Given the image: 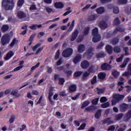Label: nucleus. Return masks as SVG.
<instances>
[{
    "label": "nucleus",
    "mask_w": 131,
    "mask_h": 131,
    "mask_svg": "<svg viewBox=\"0 0 131 131\" xmlns=\"http://www.w3.org/2000/svg\"><path fill=\"white\" fill-rule=\"evenodd\" d=\"M2 6L6 11L13 10L14 2L13 0H4L2 2Z\"/></svg>",
    "instance_id": "1"
},
{
    "label": "nucleus",
    "mask_w": 131,
    "mask_h": 131,
    "mask_svg": "<svg viewBox=\"0 0 131 131\" xmlns=\"http://www.w3.org/2000/svg\"><path fill=\"white\" fill-rule=\"evenodd\" d=\"M92 35L93 42H98L101 40V35L99 34L98 28H95L92 30Z\"/></svg>",
    "instance_id": "2"
},
{
    "label": "nucleus",
    "mask_w": 131,
    "mask_h": 131,
    "mask_svg": "<svg viewBox=\"0 0 131 131\" xmlns=\"http://www.w3.org/2000/svg\"><path fill=\"white\" fill-rule=\"evenodd\" d=\"M94 51H95V49H94L93 47L88 48L84 53V57H85L87 59H91L92 57H93L95 54Z\"/></svg>",
    "instance_id": "3"
},
{
    "label": "nucleus",
    "mask_w": 131,
    "mask_h": 131,
    "mask_svg": "<svg viewBox=\"0 0 131 131\" xmlns=\"http://www.w3.org/2000/svg\"><path fill=\"white\" fill-rule=\"evenodd\" d=\"M113 98L114 100L112 101V105H114L116 104V103H118L119 101H121L124 98V95L121 94H115L113 95Z\"/></svg>",
    "instance_id": "4"
},
{
    "label": "nucleus",
    "mask_w": 131,
    "mask_h": 131,
    "mask_svg": "<svg viewBox=\"0 0 131 131\" xmlns=\"http://www.w3.org/2000/svg\"><path fill=\"white\" fill-rule=\"evenodd\" d=\"M73 54V50L71 48H67L62 52V56L64 58H68Z\"/></svg>",
    "instance_id": "5"
},
{
    "label": "nucleus",
    "mask_w": 131,
    "mask_h": 131,
    "mask_svg": "<svg viewBox=\"0 0 131 131\" xmlns=\"http://www.w3.org/2000/svg\"><path fill=\"white\" fill-rule=\"evenodd\" d=\"M1 42L3 46L9 43V42H10V38H9V36L7 35H4L1 39Z\"/></svg>",
    "instance_id": "6"
},
{
    "label": "nucleus",
    "mask_w": 131,
    "mask_h": 131,
    "mask_svg": "<svg viewBox=\"0 0 131 131\" xmlns=\"http://www.w3.org/2000/svg\"><path fill=\"white\" fill-rule=\"evenodd\" d=\"M78 35V30H75L71 35L70 40L71 41H74Z\"/></svg>",
    "instance_id": "7"
},
{
    "label": "nucleus",
    "mask_w": 131,
    "mask_h": 131,
    "mask_svg": "<svg viewBox=\"0 0 131 131\" xmlns=\"http://www.w3.org/2000/svg\"><path fill=\"white\" fill-rule=\"evenodd\" d=\"M98 25L99 27L101 28V29H102V30L106 29V28H107L108 27V25H107V23H106V21L104 20L100 21L98 24Z\"/></svg>",
    "instance_id": "8"
},
{
    "label": "nucleus",
    "mask_w": 131,
    "mask_h": 131,
    "mask_svg": "<svg viewBox=\"0 0 131 131\" xmlns=\"http://www.w3.org/2000/svg\"><path fill=\"white\" fill-rule=\"evenodd\" d=\"M127 109H128V105L125 103H123L120 106V110L121 112H125Z\"/></svg>",
    "instance_id": "9"
},
{
    "label": "nucleus",
    "mask_w": 131,
    "mask_h": 131,
    "mask_svg": "<svg viewBox=\"0 0 131 131\" xmlns=\"http://www.w3.org/2000/svg\"><path fill=\"white\" fill-rule=\"evenodd\" d=\"M123 76H126V77H128L131 75V63L128 65L127 72H125L122 74Z\"/></svg>",
    "instance_id": "10"
},
{
    "label": "nucleus",
    "mask_w": 131,
    "mask_h": 131,
    "mask_svg": "<svg viewBox=\"0 0 131 131\" xmlns=\"http://www.w3.org/2000/svg\"><path fill=\"white\" fill-rule=\"evenodd\" d=\"M89 66H90V62L86 60H84L81 63V67L83 69H86V68H89Z\"/></svg>",
    "instance_id": "11"
},
{
    "label": "nucleus",
    "mask_w": 131,
    "mask_h": 131,
    "mask_svg": "<svg viewBox=\"0 0 131 131\" xmlns=\"http://www.w3.org/2000/svg\"><path fill=\"white\" fill-rule=\"evenodd\" d=\"M131 118V110L128 111L124 117L123 121H128Z\"/></svg>",
    "instance_id": "12"
},
{
    "label": "nucleus",
    "mask_w": 131,
    "mask_h": 131,
    "mask_svg": "<svg viewBox=\"0 0 131 131\" xmlns=\"http://www.w3.org/2000/svg\"><path fill=\"white\" fill-rule=\"evenodd\" d=\"M97 18V14L94 13H91V15L88 17V21H95Z\"/></svg>",
    "instance_id": "13"
},
{
    "label": "nucleus",
    "mask_w": 131,
    "mask_h": 131,
    "mask_svg": "<svg viewBox=\"0 0 131 131\" xmlns=\"http://www.w3.org/2000/svg\"><path fill=\"white\" fill-rule=\"evenodd\" d=\"M78 53H83L85 51V46L83 44H81L77 48Z\"/></svg>",
    "instance_id": "14"
},
{
    "label": "nucleus",
    "mask_w": 131,
    "mask_h": 131,
    "mask_svg": "<svg viewBox=\"0 0 131 131\" xmlns=\"http://www.w3.org/2000/svg\"><path fill=\"white\" fill-rule=\"evenodd\" d=\"M81 59V55L78 54L74 57L73 62L74 63V64H77L79 62H80Z\"/></svg>",
    "instance_id": "15"
},
{
    "label": "nucleus",
    "mask_w": 131,
    "mask_h": 131,
    "mask_svg": "<svg viewBox=\"0 0 131 131\" xmlns=\"http://www.w3.org/2000/svg\"><path fill=\"white\" fill-rule=\"evenodd\" d=\"M96 11L97 14H103V13H105V8L100 7L96 9Z\"/></svg>",
    "instance_id": "16"
},
{
    "label": "nucleus",
    "mask_w": 131,
    "mask_h": 131,
    "mask_svg": "<svg viewBox=\"0 0 131 131\" xmlns=\"http://www.w3.org/2000/svg\"><path fill=\"white\" fill-rule=\"evenodd\" d=\"M91 73L89 71H86L83 73L82 75V80H86L88 79V77L90 76Z\"/></svg>",
    "instance_id": "17"
},
{
    "label": "nucleus",
    "mask_w": 131,
    "mask_h": 131,
    "mask_svg": "<svg viewBox=\"0 0 131 131\" xmlns=\"http://www.w3.org/2000/svg\"><path fill=\"white\" fill-rule=\"evenodd\" d=\"M41 27H42V25H37L35 24V25H32L31 26L29 27V28H30V29H32V30H36L37 28H40Z\"/></svg>",
    "instance_id": "18"
},
{
    "label": "nucleus",
    "mask_w": 131,
    "mask_h": 131,
    "mask_svg": "<svg viewBox=\"0 0 131 131\" xmlns=\"http://www.w3.org/2000/svg\"><path fill=\"white\" fill-rule=\"evenodd\" d=\"M101 67L102 70H109L111 68V66L107 63H104Z\"/></svg>",
    "instance_id": "19"
},
{
    "label": "nucleus",
    "mask_w": 131,
    "mask_h": 131,
    "mask_svg": "<svg viewBox=\"0 0 131 131\" xmlns=\"http://www.w3.org/2000/svg\"><path fill=\"white\" fill-rule=\"evenodd\" d=\"M96 58H104L105 56H106V53H105L103 51H100L98 53L96 54Z\"/></svg>",
    "instance_id": "20"
},
{
    "label": "nucleus",
    "mask_w": 131,
    "mask_h": 131,
    "mask_svg": "<svg viewBox=\"0 0 131 131\" xmlns=\"http://www.w3.org/2000/svg\"><path fill=\"white\" fill-rule=\"evenodd\" d=\"M56 9H62L64 7V5L61 2L56 3L54 4Z\"/></svg>",
    "instance_id": "21"
},
{
    "label": "nucleus",
    "mask_w": 131,
    "mask_h": 131,
    "mask_svg": "<svg viewBox=\"0 0 131 131\" xmlns=\"http://www.w3.org/2000/svg\"><path fill=\"white\" fill-rule=\"evenodd\" d=\"M24 64V61H21L19 64V66L16 67L14 69V71H18L20 70V69H22L23 68V64Z\"/></svg>",
    "instance_id": "22"
},
{
    "label": "nucleus",
    "mask_w": 131,
    "mask_h": 131,
    "mask_svg": "<svg viewBox=\"0 0 131 131\" xmlns=\"http://www.w3.org/2000/svg\"><path fill=\"white\" fill-rule=\"evenodd\" d=\"M11 95L14 97V98H19L20 97V95L18 94V90H13L11 92Z\"/></svg>",
    "instance_id": "23"
},
{
    "label": "nucleus",
    "mask_w": 131,
    "mask_h": 131,
    "mask_svg": "<svg viewBox=\"0 0 131 131\" xmlns=\"http://www.w3.org/2000/svg\"><path fill=\"white\" fill-rule=\"evenodd\" d=\"M103 123L107 124L109 125V124H113V123H114V122L113 120H112L111 119L107 118V119H105L103 121Z\"/></svg>",
    "instance_id": "24"
},
{
    "label": "nucleus",
    "mask_w": 131,
    "mask_h": 131,
    "mask_svg": "<svg viewBox=\"0 0 131 131\" xmlns=\"http://www.w3.org/2000/svg\"><path fill=\"white\" fill-rule=\"evenodd\" d=\"M106 51L107 52V53H108V54H109L110 55H111V54H112V47H111V46L110 45H107L106 46Z\"/></svg>",
    "instance_id": "25"
},
{
    "label": "nucleus",
    "mask_w": 131,
    "mask_h": 131,
    "mask_svg": "<svg viewBox=\"0 0 131 131\" xmlns=\"http://www.w3.org/2000/svg\"><path fill=\"white\" fill-rule=\"evenodd\" d=\"M14 55V53H13V52L10 51L9 52L7 56L5 57V60H8L9 59H10L12 57H13Z\"/></svg>",
    "instance_id": "26"
},
{
    "label": "nucleus",
    "mask_w": 131,
    "mask_h": 131,
    "mask_svg": "<svg viewBox=\"0 0 131 131\" xmlns=\"http://www.w3.org/2000/svg\"><path fill=\"white\" fill-rule=\"evenodd\" d=\"M17 16L19 19H22V18H25V17H26L25 13L22 11L18 12L17 13Z\"/></svg>",
    "instance_id": "27"
},
{
    "label": "nucleus",
    "mask_w": 131,
    "mask_h": 131,
    "mask_svg": "<svg viewBox=\"0 0 131 131\" xmlns=\"http://www.w3.org/2000/svg\"><path fill=\"white\" fill-rule=\"evenodd\" d=\"M99 79H104L106 78V74L105 73L101 72L98 75Z\"/></svg>",
    "instance_id": "28"
},
{
    "label": "nucleus",
    "mask_w": 131,
    "mask_h": 131,
    "mask_svg": "<svg viewBox=\"0 0 131 131\" xmlns=\"http://www.w3.org/2000/svg\"><path fill=\"white\" fill-rule=\"evenodd\" d=\"M129 61V58H126L124 62H123V64L120 66L121 68H124L126 65H127V63Z\"/></svg>",
    "instance_id": "29"
},
{
    "label": "nucleus",
    "mask_w": 131,
    "mask_h": 131,
    "mask_svg": "<svg viewBox=\"0 0 131 131\" xmlns=\"http://www.w3.org/2000/svg\"><path fill=\"white\" fill-rule=\"evenodd\" d=\"M119 72L116 70H113L112 72V75L115 77V78H117L119 76Z\"/></svg>",
    "instance_id": "30"
},
{
    "label": "nucleus",
    "mask_w": 131,
    "mask_h": 131,
    "mask_svg": "<svg viewBox=\"0 0 131 131\" xmlns=\"http://www.w3.org/2000/svg\"><path fill=\"white\" fill-rule=\"evenodd\" d=\"M45 10L48 14H51V13H54V12H55V9H53L49 7H45Z\"/></svg>",
    "instance_id": "31"
},
{
    "label": "nucleus",
    "mask_w": 131,
    "mask_h": 131,
    "mask_svg": "<svg viewBox=\"0 0 131 131\" xmlns=\"http://www.w3.org/2000/svg\"><path fill=\"white\" fill-rule=\"evenodd\" d=\"M53 95H54V93H53V92H49L48 99L51 104H54V101L52 100V97H53Z\"/></svg>",
    "instance_id": "32"
},
{
    "label": "nucleus",
    "mask_w": 131,
    "mask_h": 131,
    "mask_svg": "<svg viewBox=\"0 0 131 131\" xmlns=\"http://www.w3.org/2000/svg\"><path fill=\"white\" fill-rule=\"evenodd\" d=\"M90 103L91 102L89 101H84L82 104L81 109H83L84 108H85V107L89 106V105H90Z\"/></svg>",
    "instance_id": "33"
},
{
    "label": "nucleus",
    "mask_w": 131,
    "mask_h": 131,
    "mask_svg": "<svg viewBox=\"0 0 131 131\" xmlns=\"http://www.w3.org/2000/svg\"><path fill=\"white\" fill-rule=\"evenodd\" d=\"M122 117H123V114H117L116 117H115V120H120V119H121V118H122Z\"/></svg>",
    "instance_id": "34"
},
{
    "label": "nucleus",
    "mask_w": 131,
    "mask_h": 131,
    "mask_svg": "<svg viewBox=\"0 0 131 131\" xmlns=\"http://www.w3.org/2000/svg\"><path fill=\"white\" fill-rule=\"evenodd\" d=\"M69 90L70 92H71V93H72V92H75V91L76 90V85L74 84L71 85L70 86Z\"/></svg>",
    "instance_id": "35"
},
{
    "label": "nucleus",
    "mask_w": 131,
    "mask_h": 131,
    "mask_svg": "<svg viewBox=\"0 0 131 131\" xmlns=\"http://www.w3.org/2000/svg\"><path fill=\"white\" fill-rule=\"evenodd\" d=\"M101 110H98L95 114V118H97V119H99V118H100V117H101Z\"/></svg>",
    "instance_id": "36"
},
{
    "label": "nucleus",
    "mask_w": 131,
    "mask_h": 131,
    "mask_svg": "<svg viewBox=\"0 0 131 131\" xmlns=\"http://www.w3.org/2000/svg\"><path fill=\"white\" fill-rule=\"evenodd\" d=\"M17 42L18 40H17V39H16V38H14L10 43V47H14L15 45H17Z\"/></svg>",
    "instance_id": "37"
},
{
    "label": "nucleus",
    "mask_w": 131,
    "mask_h": 131,
    "mask_svg": "<svg viewBox=\"0 0 131 131\" xmlns=\"http://www.w3.org/2000/svg\"><path fill=\"white\" fill-rule=\"evenodd\" d=\"M72 10H71V8L70 7H68L67 9V12H66L64 14H63V16H67V15H69V14H70V13H72Z\"/></svg>",
    "instance_id": "38"
},
{
    "label": "nucleus",
    "mask_w": 131,
    "mask_h": 131,
    "mask_svg": "<svg viewBox=\"0 0 131 131\" xmlns=\"http://www.w3.org/2000/svg\"><path fill=\"white\" fill-rule=\"evenodd\" d=\"M75 23V21L74 20H73L69 29L68 30V31H69V32L72 31V30L73 29V27H74Z\"/></svg>",
    "instance_id": "39"
},
{
    "label": "nucleus",
    "mask_w": 131,
    "mask_h": 131,
    "mask_svg": "<svg viewBox=\"0 0 131 131\" xmlns=\"http://www.w3.org/2000/svg\"><path fill=\"white\" fill-rule=\"evenodd\" d=\"M9 29V26L7 25H4L2 27V30L3 32H6L7 30Z\"/></svg>",
    "instance_id": "40"
},
{
    "label": "nucleus",
    "mask_w": 131,
    "mask_h": 131,
    "mask_svg": "<svg viewBox=\"0 0 131 131\" xmlns=\"http://www.w3.org/2000/svg\"><path fill=\"white\" fill-rule=\"evenodd\" d=\"M118 4L119 5H125V4H127V0H118Z\"/></svg>",
    "instance_id": "41"
},
{
    "label": "nucleus",
    "mask_w": 131,
    "mask_h": 131,
    "mask_svg": "<svg viewBox=\"0 0 131 131\" xmlns=\"http://www.w3.org/2000/svg\"><path fill=\"white\" fill-rule=\"evenodd\" d=\"M121 51V50L120 49V47H119L118 46L115 47L114 48V52L116 53L117 54L118 53H120Z\"/></svg>",
    "instance_id": "42"
},
{
    "label": "nucleus",
    "mask_w": 131,
    "mask_h": 131,
    "mask_svg": "<svg viewBox=\"0 0 131 131\" xmlns=\"http://www.w3.org/2000/svg\"><path fill=\"white\" fill-rule=\"evenodd\" d=\"M89 31H90V27H87L85 28L84 31H83V35H88V34H89Z\"/></svg>",
    "instance_id": "43"
},
{
    "label": "nucleus",
    "mask_w": 131,
    "mask_h": 131,
    "mask_svg": "<svg viewBox=\"0 0 131 131\" xmlns=\"http://www.w3.org/2000/svg\"><path fill=\"white\" fill-rule=\"evenodd\" d=\"M119 41V40H118V38H115L111 41V43H112V45H116V43H118Z\"/></svg>",
    "instance_id": "44"
},
{
    "label": "nucleus",
    "mask_w": 131,
    "mask_h": 131,
    "mask_svg": "<svg viewBox=\"0 0 131 131\" xmlns=\"http://www.w3.org/2000/svg\"><path fill=\"white\" fill-rule=\"evenodd\" d=\"M96 71V68L95 66H92L88 69V72H95Z\"/></svg>",
    "instance_id": "45"
},
{
    "label": "nucleus",
    "mask_w": 131,
    "mask_h": 131,
    "mask_svg": "<svg viewBox=\"0 0 131 131\" xmlns=\"http://www.w3.org/2000/svg\"><path fill=\"white\" fill-rule=\"evenodd\" d=\"M123 57H124V55L123 54H122L120 57L116 59V62H118V63L122 62V60L123 59Z\"/></svg>",
    "instance_id": "46"
},
{
    "label": "nucleus",
    "mask_w": 131,
    "mask_h": 131,
    "mask_svg": "<svg viewBox=\"0 0 131 131\" xmlns=\"http://www.w3.org/2000/svg\"><path fill=\"white\" fill-rule=\"evenodd\" d=\"M41 46V44L40 43H38L37 45H36L35 46H34L32 48L33 51H35L37 49H38L39 47H40Z\"/></svg>",
    "instance_id": "47"
},
{
    "label": "nucleus",
    "mask_w": 131,
    "mask_h": 131,
    "mask_svg": "<svg viewBox=\"0 0 131 131\" xmlns=\"http://www.w3.org/2000/svg\"><path fill=\"white\" fill-rule=\"evenodd\" d=\"M92 84H95V83H97V76H94V77L91 80Z\"/></svg>",
    "instance_id": "48"
},
{
    "label": "nucleus",
    "mask_w": 131,
    "mask_h": 131,
    "mask_svg": "<svg viewBox=\"0 0 131 131\" xmlns=\"http://www.w3.org/2000/svg\"><path fill=\"white\" fill-rule=\"evenodd\" d=\"M58 80L59 84H60V85H62V84H63L65 82V79H64V78H59Z\"/></svg>",
    "instance_id": "49"
},
{
    "label": "nucleus",
    "mask_w": 131,
    "mask_h": 131,
    "mask_svg": "<svg viewBox=\"0 0 131 131\" xmlns=\"http://www.w3.org/2000/svg\"><path fill=\"white\" fill-rule=\"evenodd\" d=\"M23 4H24V0H18L17 2V6L20 8L23 6Z\"/></svg>",
    "instance_id": "50"
},
{
    "label": "nucleus",
    "mask_w": 131,
    "mask_h": 131,
    "mask_svg": "<svg viewBox=\"0 0 131 131\" xmlns=\"http://www.w3.org/2000/svg\"><path fill=\"white\" fill-rule=\"evenodd\" d=\"M113 13L114 14H118V13H119V8H118L117 7H114Z\"/></svg>",
    "instance_id": "51"
},
{
    "label": "nucleus",
    "mask_w": 131,
    "mask_h": 131,
    "mask_svg": "<svg viewBox=\"0 0 131 131\" xmlns=\"http://www.w3.org/2000/svg\"><path fill=\"white\" fill-rule=\"evenodd\" d=\"M91 5H90V4H88V5H86L85 7H84V8H83L82 9V12H85L86 11V10H89V9L90 8H91Z\"/></svg>",
    "instance_id": "52"
},
{
    "label": "nucleus",
    "mask_w": 131,
    "mask_h": 131,
    "mask_svg": "<svg viewBox=\"0 0 131 131\" xmlns=\"http://www.w3.org/2000/svg\"><path fill=\"white\" fill-rule=\"evenodd\" d=\"M81 74H82V72H77L74 73V76L75 77H78L80 76V75H81Z\"/></svg>",
    "instance_id": "53"
},
{
    "label": "nucleus",
    "mask_w": 131,
    "mask_h": 131,
    "mask_svg": "<svg viewBox=\"0 0 131 131\" xmlns=\"http://www.w3.org/2000/svg\"><path fill=\"white\" fill-rule=\"evenodd\" d=\"M39 65H40V63L38 62L35 66H33L31 68V71H33V70L36 69V68H37V67H38Z\"/></svg>",
    "instance_id": "54"
},
{
    "label": "nucleus",
    "mask_w": 131,
    "mask_h": 131,
    "mask_svg": "<svg viewBox=\"0 0 131 131\" xmlns=\"http://www.w3.org/2000/svg\"><path fill=\"white\" fill-rule=\"evenodd\" d=\"M112 0H100V3L101 4H108V3H111Z\"/></svg>",
    "instance_id": "55"
},
{
    "label": "nucleus",
    "mask_w": 131,
    "mask_h": 131,
    "mask_svg": "<svg viewBox=\"0 0 131 131\" xmlns=\"http://www.w3.org/2000/svg\"><path fill=\"white\" fill-rule=\"evenodd\" d=\"M114 24L115 25H118L120 24V21H119V18L118 17H116L114 20Z\"/></svg>",
    "instance_id": "56"
},
{
    "label": "nucleus",
    "mask_w": 131,
    "mask_h": 131,
    "mask_svg": "<svg viewBox=\"0 0 131 131\" xmlns=\"http://www.w3.org/2000/svg\"><path fill=\"white\" fill-rule=\"evenodd\" d=\"M110 104H109V102H106L105 103H103L101 105L102 108H107V107H109V105Z\"/></svg>",
    "instance_id": "57"
},
{
    "label": "nucleus",
    "mask_w": 131,
    "mask_h": 131,
    "mask_svg": "<svg viewBox=\"0 0 131 131\" xmlns=\"http://www.w3.org/2000/svg\"><path fill=\"white\" fill-rule=\"evenodd\" d=\"M98 102H99V98H96L92 100V103L93 105H97Z\"/></svg>",
    "instance_id": "58"
},
{
    "label": "nucleus",
    "mask_w": 131,
    "mask_h": 131,
    "mask_svg": "<svg viewBox=\"0 0 131 131\" xmlns=\"http://www.w3.org/2000/svg\"><path fill=\"white\" fill-rule=\"evenodd\" d=\"M118 31H124V30L121 28H118V29H116L114 31V33L116 34L117 33Z\"/></svg>",
    "instance_id": "59"
},
{
    "label": "nucleus",
    "mask_w": 131,
    "mask_h": 131,
    "mask_svg": "<svg viewBox=\"0 0 131 131\" xmlns=\"http://www.w3.org/2000/svg\"><path fill=\"white\" fill-rule=\"evenodd\" d=\"M101 103H105V102H107V98L105 97H102L100 98Z\"/></svg>",
    "instance_id": "60"
},
{
    "label": "nucleus",
    "mask_w": 131,
    "mask_h": 131,
    "mask_svg": "<svg viewBox=\"0 0 131 131\" xmlns=\"http://www.w3.org/2000/svg\"><path fill=\"white\" fill-rule=\"evenodd\" d=\"M85 123H83L82 124L80 127L78 128V130H82V129H84V127H85Z\"/></svg>",
    "instance_id": "61"
},
{
    "label": "nucleus",
    "mask_w": 131,
    "mask_h": 131,
    "mask_svg": "<svg viewBox=\"0 0 131 131\" xmlns=\"http://www.w3.org/2000/svg\"><path fill=\"white\" fill-rule=\"evenodd\" d=\"M125 88H126V92L127 93H129L130 92H131V85H127L126 86H125Z\"/></svg>",
    "instance_id": "62"
},
{
    "label": "nucleus",
    "mask_w": 131,
    "mask_h": 131,
    "mask_svg": "<svg viewBox=\"0 0 131 131\" xmlns=\"http://www.w3.org/2000/svg\"><path fill=\"white\" fill-rule=\"evenodd\" d=\"M115 129V126H114V125H111L108 129L107 130L108 131H114Z\"/></svg>",
    "instance_id": "63"
},
{
    "label": "nucleus",
    "mask_w": 131,
    "mask_h": 131,
    "mask_svg": "<svg viewBox=\"0 0 131 131\" xmlns=\"http://www.w3.org/2000/svg\"><path fill=\"white\" fill-rule=\"evenodd\" d=\"M126 129V125H124L123 127L119 128L118 131H124Z\"/></svg>",
    "instance_id": "64"
}]
</instances>
